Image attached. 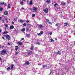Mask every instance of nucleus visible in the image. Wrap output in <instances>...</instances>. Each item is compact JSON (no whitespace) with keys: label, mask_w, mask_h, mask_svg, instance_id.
Returning <instances> with one entry per match:
<instances>
[{"label":"nucleus","mask_w":75,"mask_h":75,"mask_svg":"<svg viewBox=\"0 0 75 75\" xmlns=\"http://www.w3.org/2000/svg\"><path fill=\"white\" fill-rule=\"evenodd\" d=\"M55 39V40H57V38H56Z\"/></svg>","instance_id":"bf43d9fd"},{"label":"nucleus","mask_w":75,"mask_h":75,"mask_svg":"<svg viewBox=\"0 0 75 75\" xmlns=\"http://www.w3.org/2000/svg\"><path fill=\"white\" fill-rule=\"evenodd\" d=\"M54 6L55 7H56L57 9L58 10H59V9H60V8L59 7V6L57 4H54Z\"/></svg>","instance_id":"f03ea898"},{"label":"nucleus","mask_w":75,"mask_h":75,"mask_svg":"<svg viewBox=\"0 0 75 75\" xmlns=\"http://www.w3.org/2000/svg\"><path fill=\"white\" fill-rule=\"evenodd\" d=\"M36 69H38L36 68Z\"/></svg>","instance_id":"0e129e2a"},{"label":"nucleus","mask_w":75,"mask_h":75,"mask_svg":"<svg viewBox=\"0 0 75 75\" xmlns=\"http://www.w3.org/2000/svg\"><path fill=\"white\" fill-rule=\"evenodd\" d=\"M3 10V8H0V11H2Z\"/></svg>","instance_id":"f704fd0d"},{"label":"nucleus","mask_w":75,"mask_h":75,"mask_svg":"<svg viewBox=\"0 0 75 75\" xmlns=\"http://www.w3.org/2000/svg\"><path fill=\"white\" fill-rule=\"evenodd\" d=\"M57 54H58L59 55H61V52L59 51H58L57 52Z\"/></svg>","instance_id":"9d476101"},{"label":"nucleus","mask_w":75,"mask_h":75,"mask_svg":"<svg viewBox=\"0 0 75 75\" xmlns=\"http://www.w3.org/2000/svg\"><path fill=\"white\" fill-rule=\"evenodd\" d=\"M43 11L44 12H45V13H48V10L47 8L44 10Z\"/></svg>","instance_id":"39448f33"},{"label":"nucleus","mask_w":75,"mask_h":75,"mask_svg":"<svg viewBox=\"0 0 75 75\" xmlns=\"http://www.w3.org/2000/svg\"><path fill=\"white\" fill-rule=\"evenodd\" d=\"M4 4V2L3 3V2H2L0 3V4L3 5Z\"/></svg>","instance_id":"7c9ffc66"},{"label":"nucleus","mask_w":75,"mask_h":75,"mask_svg":"<svg viewBox=\"0 0 75 75\" xmlns=\"http://www.w3.org/2000/svg\"><path fill=\"white\" fill-rule=\"evenodd\" d=\"M18 44L19 45H22V42H17Z\"/></svg>","instance_id":"423d86ee"},{"label":"nucleus","mask_w":75,"mask_h":75,"mask_svg":"<svg viewBox=\"0 0 75 75\" xmlns=\"http://www.w3.org/2000/svg\"><path fill=\"white\" fill-rule=\"evenodd\" d=\"M33 70H34V72H35V71L34 70V69H33Z\"/></svg>","instance_id":"680f3d73"},{"label":"nucleus","mask_w":75,"mask_h":75,"mask_svg":"<svg viewBox=\"0 0 75 75\" xmlns=\"http://www.w3.org/2000/svg\"><path fill=\"white\" fill-rule=\"evenodd\" d=\"M66 3H62V6H65V5Z\"/></svg>","instance_id":"2f4dec72"},{"label":"nucleus","mask_w":75,"mask_h":75,"mask_svg":"<svg viewBox=\"0 0 75 75\" xmlns=\"http://www.w3.org/2000/svg\"><path fill=\"white\" fill-rule=\"evenodd\" d=\"M40 34H41L42 35V34H43L44 32H43V31H40Z\"/></svg>","instance_id":"c756f323"},{"label":"nucleus","mask_w":75,"mask_h":75,"mask_svg":"<svg viewBox=\"0 0 75 75\" xmlns=\"http://www.w3.org/2000/svg\"><path fill=\"white\" fill-rule=\"evenodd\" d=\"M68 23H64V26L65 27L66 26H67V25H68Z\"/></svg>","instance_id":"dca6fc26"},{"label":"nucleus","mask_w":75,"mask_h":75,"mask_svg":"<svg viewBox=\"0 0 75 75\" xmlns=\"http://www.w3.org/2000/svg\"><path fill=\"white\" fill-rule=\"evenodd\" d=\"M22 0L23 1H26V0Z\"/></svg>","instance_id":"4d7b16f0"},{"label":"nucleus","mask_w":75,"mask_h":75,"mask_svg":"<svg viewBox=\"0 0 75 75\" xmlns=\"http://www.w3.org/2000/svg\"><path fill=\"white\" fill-rule=\"evenodd\" d=\"M2 31V30L1 29H0V33H1Z\"/></svg>","instance_id":"a18cd8bd"},{"label":"nucleus","mask_w":75,"mask_h":75,"mask_svg":"<svg viewBox=\"0 0 75 75\" xmlns=\"http://www.w3.org/2000/svg\"><path fill=\"white\" fill-rule=\"evenodd\" d=\"M20 23H24V21L23 20H20Z\"/></svg>","instance_id":"f3484780"},{"label":"nucleus","mask_w":75,"mask_h":75,"mask_svg":"<svg viewBox=\"0 0 75 75\" xmlns=\"http://www.w3.org/2000/svg\"><path fill=\"white\" fill-rule=\"evenodd\" d=\"M42 67H43V68H45V67H46V65H44L42 66Z\"/></svg>","instance_id":"c9c22d12"},{"label":"nucleus","mask_w":75,"mask_h":75,"mask_svg":"<svg viewBox=\"0 0 75 75\" xmlns=\"http://www.w3.org/2000/svg\"><path fill=\"white\" fill-rule=\"evenodd\" d=\"M24 38H22L21 39V41H22V40H24Z\"/></svg>","instance_id":"a19ab883"},{"label":"nucleus","mask_w":75,"mask_h":75,"mask_svg":"<svg viewBox=\"0 0 75 75\" xmlns=\"http://www.w3.org/2000/svg\"><path fill=\"white\" fill-rule=\"evenodd\" d=\"M50 2V0H47L46 1V3H49Z\"/></svg>","instance_id":"aec40b11"},{"label":"nucleus","mask_w":75,"mask_h":75,"mask_svg":"<svg viewBox=\"0 0 75 75\" xmlns=\"http://www.w3.org/2000/svg\"><path fill=\"white\" fill-rule=\"evenodd\" d=\"M42 35V34L40 33L38 34V36H41Z\"/></svg>","instance_id":"72a5a7b5"},{"label":"nucleus","mask_w":75,"mask_h":75,"mask_svg":"<svg viewBox=\"0 0 75 75\" xmlns=\"http://www.w3.org/2000/svg\"><path fill=\"white\" fill-rule=\"evenodd\" d=\"M6 21L7 22V23H8V21H7V19H6Z\"/></svg>","instance_id":"e2e57ef3"},{"label":"nucleus","mask_w":75,"mask_h":75,"mask_svg":"<svg viewBox=\"0 0 75 75\" xmlns=\"http://www.w3.org/2000/svg\"><path fill=\"white\" fill-rule=\"evenodd\" d=\"M2 38L3 40H4V37H2Z\"/></svg>","instance_id":"49530a36"},{"label":"nucleus","mask_w":75,"mask_h":75,"mask_svg":"<svg viewBox=\"0 0 75 75\" xmlns=\"http://www.w3.org/2000/svg\"><path fill=\"white\" fill-rule=\"evenodd\" d=\"M23 26H24V27H26L27 26V24L25 23H24L23 24Z\"/></svg>","instance_id":"a211bd4d"},{"label":"nucleus","mask_w":75,"mask_h":75,"mask_svg":"<svg viewBox=\"0 0 75 75\" xmlns=\"http://www.w3.org/2000/svg\"><path fill=\"white\" fill-rule=\"evenodd\" d=\"M10 37V35H6V39H7L8 40H9Z\"/></svg>","instance_id":"20e7f679"},{"label":"nucleus","mask_w":75,"mask_h":75,"mask_svg":"<svg viewBox=\"0 0 75 75\" xmlns=\"http://www.w3.org/2000/svg\"><path fill=\"white\" fill-rule=\"evenodd\" d=\"M15 50H16V51H17V50H18V46H15Z\"/></svg>","instance_id":"4468645a"},{"label":"nucleus","mask_w":75,"mask_h":75,"mask_svg":"<svg viewBox=\"0 0 75 75\" xmlns=\"http://www.w3.org/2000/svg\"><path fill=\"white\" fill-rule=\"evenodd\" d=\"M20 4H21V5H23V1H21L20 2Z\"/></svg>","instance_id":"393cba45"},{"label":"nucleus","mask_w":75,"mask_h":75,"mask_svg":"<svg viewBox=\"0 0 75 75\" xmlns=\"http://www.w3.org/2000/svg\"><path fill=\"white\" fill-rule=\"evenodd\" d=\"M14 20H15V21H16V20H17V18H14Z\"/></svg>","instance_id":"e433bc0d"},{"label":"nucleus","mask_w":75,"mask_h":75,"mask_svg":"<svg viewBox=\"0 0 75 75\" xmlns=\"http://www.w3.org/2000/svg\"><path fill=\"white\" fill-rule=\"evenodd\" d=\"M27 23H29V21H26Z\"/></svg>","instance_id":"8fccbe9b"},{"label":"nucleus","mask_w":75,"mask_h":75,"mask_svg":"<svg viewBox=\"0 0 75 75\" xmlns=\"http://www.w3.org/2000/svg\"><path fill=\"white\" fill-rule=\"evenodd\" d=\"M29 4L30 5H33V1L31 0L30 1Z\"/></svg>","instance_id":"9b49d317"},{"label":"nucleus","mask_w":75,"mask_h":75,"mask_svg":"<svg viewBox=\"0 0 75 75\" xmlns=\"http://www.w3.org/2000/svg\"><path fill=\"white\" fill-rule=\"evenodd\" d=\"M60 17H63V15H60Z\"/></svg>","instance_id":"de8ad7c7"},{"label":"nucleus","mask_w":75,"mask_h":75,"mask_svg":"<svg viewBox=\"0 0 75 75\" xmlns=\"http://www.w3.org/2000/svg\"><path fill=\"white\" fill-rule=\"evenodd\" d=\"M10 28L11 30L12 29H13V28H14V26L12 25L11 26H10Z\"/></svg>","instance_id":"ddd939ff"},{"label":"nucleus","mask_w":75,"mask_h":75,"mask_svg":"<svg viewBox=\"0 0 75 75\" xmlns=\"http://www.w3.org/2000/svg\"><path fill=\"white\" fill-rule=\"evenodd\" d=\"M6 53V50H2L1 52L2 55H4Z\"/></svg>","instance_id":"7ed1b4c3"},{"label":"nucleus","mask_w":75,"mask_h":75,"mask_svg":"<svg viewBox=\"0 0 75 75\" xmlns=\"http://www.w3.org/2000/svg\"><path fill=\"white\" fill-rule=\"evenodd\" d=\"M25 64L27 65H30V62L28 61H27L25 62Z\"/></svg>","instance_id":"0eeeda50"},{"label":"nucleus","mask_w":75,"mask_h":75,"mask_svg":"<svg viewBox=\"0 0 75 75\" xmlns=\"http://www.w3.org/2000/svg\"><path fill=\"white\" fill-rule=\"evenodd\" d=\"M52 33L50 32L49 33V34L50 35H52Z\"/></svg>","instance_id":"58836bf2"},{"label":"nucleus","mask_w":75,"mask_h":75,"mask_svg":"<svg viewBox=\"0 0 75 75\" xmlns=\"http://www.w3.org/2000/svg\"><path fill=\"white\" fill-rule=\"evenodd\" d=\"M10 69V67H8L7 68V70H9V69Z\"/></svg>","instance_id":"ea45409f"},{"label":"nucleus","mask_w":75,"mask_h":75,"mask_svg":"<svg viewBox=\"0 0 75 75\" xmlns=\"http://www.w3.org/2000/svg\"><path fill=\"white\" fill-rule=\"evenodd\" d=\"M50 40H51V42H54V40H53L52 39H50Z\"/></svg>","instance_id":"cd10ccee"},{"label":"nucleus","mask_w":75,"mask_h":75,"mask_svg":"<svg viewBox=\"0 0 75 75\" xmlns=\"http://www.w3.org/2000/svg\"><path fill=\"white\" fill-rule=\"evenodd\" d=\"M12 23L13 24H14V22H12Z\"/></svg>","instance_id":"09e8293b"},{"label":"nucleus","mask_w":75,"mask_h":75,"mask_svg":"<svg viewBox=\"0 0 75 75\" xmlns=\"http://www.w3.org/2000/svg\"><path fill=\"white\" fill-rule=\"evenodd\" d=\"M14 65H11V70H13V69H14Z\"/></svg>","instance_id":"1a4fd4ad"},{"label":"nucleus","mask_w":75,"mask_h":75,"mask_svg":"<svg viewBox=\"0 0 75 75\" xmlns=\"http://www.w3.org/2000/svg\"><path fill=\"white\" fill-rule=\"evenodd\" d=\"M1 45L0 44V48H1Z\"/></svg>","instance_id":"6e6d98bb"},{"label":"nucleus","mask_w":75,"mask_h":75,"mask_svg":"<svg viewBox=\"0 0 75 75\" xmlns=\"http://www.w3.org/2000/svg\"><path fill=\"white\" fill-rule=\"evenodd\" d=\"M8 8H10V4H8Z\"/></svg>","instance_id":"a878e982"},{"label":"nucleus","mask_w":75,"mask_h":75,"mask_svg":"<svg viewBox=\"0 0 75 75\" xmlns=\"http://www.w3.org/2000/svg\"><path fill=\"white\" fill-rule=\"evenodd\" d=\"M21 10H24V8H23V7H22L21 8Z\"/></svg>","instance_id":"37998d69"},{"label":"nucleus","mask_w":75,"mask_h":75,"mask_svg":"<svg viewBox=\"0 0 75 75\" xmlns=\"http://www.w3.org/2000/svg\"><path fill=\"white\" fill-rule=\"evenodd\" d=\"M51 73H52V72H51V70L50 73L49 74V75H50V74H51Z\"/></svg>","instance_id":"3c124183"},{"label":"nucleus","mask_w":75,"mask_h":75,"mask_svg":"<svg viewBox=\"0 0 75 75\" xmlns=\"http://www.w3.org/2000/svg\"><path fill=\"white\" fill-rule=\"evenodd\" d=\"M3 21L4 23V20H3Z\"/></svg>","instance_id":"5fc2aeb1"},{"label":"nucleus","mask_w":75,"mask_h":75,"mask_svg":"<svg viewBox=\"0 0 75 75\" xmlns=\"http://www.w3.org/2000/svg\"><path fill=\"white\" fill-rule=\"evenodd\" d=\"M4 47V45H3V46H2L1 47V48H2L3 49V48Z\"/></svg>","instance_id":"79ce46f5"},{"label":"nucleus","mask_w":75,"mask_h":75,"mask_svg":"<svg viewBox=\"0 0 75 75\" xmlns=\"http://www.w3.org/2000/svg\"><path fill=\"white\" fill-rule=\"evenodd\" d=\"M2 19V17H0V20H1Z\"/></svg>","instance_id":"c03bdc74"},{"label":"nucleus","mask_w":75,"mask_h":75,"mask_svg":"<svg viewBox=\"0 0 75 75\" xmlns=\"http://www.w3.org/2000/svg\"><path fill=\"white\" fill-rule=\"evenodd\" d=\"M26 36L27 37H29L30 36V34H26Z\"/></svg>","instance_id":"5701e85b"},{"label":"nucleus","mask_w":75,"mask_h":75,"mask_svg":"<svg viewBox=\"0 0 75 75\" xmlns=\"http://www.w3.org/2000/svg\"><path fill=\"white\" fill-rule=\"evenodd\" d=\"M59 64H60V63H59Z\"/></svg>","instance_id":"774afa93"},{"label":"nucleus","mask_w":75,"mask_h":75,"mask_svg":"<svg viewBox=\"0 0 75 75\" xmlns=\"http://www.w3.org/2000/svg\"><path fill=\"white\" fill-rule=\"evenodd\" d=\"M63 52H64V51H63Z\"/></svg>","instance_id":"69168bd1"},{"label":"nucleus","mask_w":75,"mask_h":75,"mask_svg":"<svg viewBox=\"0 0 75 75\" xmlns=\"http://www.w3.org/2000/svg\"><path fill=\"white\" fill-rule=\"evenodd\" d=\"M47 23H48V24H51V22H50L49 21V20H47Z\"/></svg>","instance_id":"b1692460"},{"label":"nucleus","mask_w":75,"mask_h":75,"mask_svg":"<svg viewBox=\"0 0 75 75\" xmlns=\"http://www.w3.org/2000/svg\"><path fill=\"white\" fill-rule=\"evenodd\" d=\"M37 9H38V8H37L33 7V11L34 13H35V12H37Z\"/></svg>","instance_id":"f257e3e1"},{"label":"nucleus","mask_w":75,"mask_h":75,"mask_svg":"<svg viewBox=\"0 0 75 75\" xmlns=\"http://www.w3.org/2000/svg\"><path fill=\"white\" fill-rule=\"evenodd\" d=\"M38 65H41V64H40V63H39V64H38Z\"/></svg>","instance_id":"864d4df0"},{"label":"nucleus","mask_w":75,"mask_h":75,"mask_svg":"<svg viewBox=\"0 0 75 75\" xmlns=\"http://www.w3.org/2000/svg\"><path fill=\"white\" fill-rule=\"evenodd\" d=\"M4 25L5 27H6V28H7V27H8V25H7V24H5Z\"/></svg>","instance_id":"412c9836"},{"label":"nucleus","mask_w":75,"mask_h":75,"mask_svg":"<svg viewBox=\"0 0 75 75\" xmlns=\"http://www.w3.org/2000/svg\"><path fill=\"white\" fill-rule=\"evenodd\" d=\"M35 14H33L32 16V17H35Z\"/></svg>","instance_id":"bb28decb"},{"label":"nucleus","mask_w":75,"mask_h":75,"mask_svg":"<svg viewBox=\"0 0 75 75\" xmlns=\"http://www.w3.org/2000/svg\"><path fill=\"white\" fill-rule=\"evenodd\" d=\"M35 50H37V47L35 48Z\"/></svg>","instance_id":"13d9d810"},{"label":"nucleus","mask_w":75,"mask_h":75,"mask_svg":"<svg viewBox=\"0 0 75 75\" xmlns=\"http://www.w3.org/2000/svg\"><path fill=\"white\" fill-rule=\"evenodd\" d=\"M31 53H32V51H29V53L28 54V55H29V54H31Z\"/></svg>","instance_id":"6ab92c4d"},{"label":"nucleus","mask_w":75,"mask_h":75,"mask_svg":"<svg viewBox=\"0 0 75 75\" xmlns=\"http://www.w3.org/2000/svg\"><path fill=\"white\" fill-rule=\"evenodd\" d=\"M1 60V57H0V61Z\"/></svg>","instance_id":"603ef678"},{"label":"nucleus","mask_w":75,"mask_h":75,"mask_svg":"<svg viewBox=\"0 0 75 75\" xmlns=\"http://www.w3.org/2000/svg\"><path fill=\"white\" fill-rule=\"evenodd\" d=\"M37 44H38V45H40V44H41V43H40L39 42H38L37 43Z\"/></svg>","instance_id":"4c0bfd02"},{"label":"nucleus","mask_w":75,"mask_h":75,"mask_svg":"<svg viewBox=\"0 0 75 75\" xmlns=\"http://www.w3.org/2000/svg\"><path fill=\"white\" fill-rule=\"evenodd\" d=\"M8 44H9V45H10V43H8Z\"/></svg>","instance_id":"052dcab7"},{"label":"nucleus","mask_w":75,"mask_h":75,"mask_svg":"<svg viewBox=\"0 0 75 75\" xmlns=\"http://www.w3.org/2000/svg\"><path fill=\"white\" fill-rule=\"evenodd\" d=\"M18 54V53H16V54Z\"/></svg>","instance_id":"338daca9"},{"label":"nucleus","mask_w":75,"mask_h":75,"mask_svg":"<svg viewBox=\"0 0 75 75\" xmlns=\"http://www.w3.org/2000/svg\"><path fill=\"white\" fill-rule=\"evenodd\" d=\"M38 26L39 27H40V28H43L44 26H43L42 25H38Z\"/></svg>","instance_id":"6e6552de"},{"label":"nucleus","mask_w":75,"mask_h":75,"mask_svg":"<svg viewBox=\"0 0 75 75\" xmlns=\"http://www.w3.org/2000/svg\"><path fill=\"white\" fill-rule=\"evenodd\" d=\"M4 15H7L8 14V12L7 11H5L4 12Z\"/></svg>","instance_id":"f8f14e48"},{"label":"nucleus","mask_w":75,"mask_h":75,"mask_svg":"<svg viewBox=\"0 0 75 75\" xmlns=\"http://www.w3.org/2000/svg\"><path fill=\"white\" fill-rule=\"evenodd\" d=\"M58 25H59V23H57L56 24V27H58Z\"/></svg>","instance_id":"473e14b6"},{"label":"nucleus","mask_w":75,"mask_h":75,"mask_svg":"<svg viewBox=\"0 0 75 75\" xmlns=\"http://www.w3.org/2000/svg\"><path fill=\"white\" fill-rule=\"evenodd\" d=\"M8 32L7 31H4V32L3 33V34H7V33H8Z\"/></svg>","instance_id":"2eb2a0df"},{"label":"nucleus","mask_w":75,"mask_h":75,"mask_svg":"<svg viewBox=\"0 0 75 75\" xmlns=\"http://www.w3.org/2000/svg\"><path fill=\"white\" fill-rule=\"evenodd\" d=\"M25 28H23L21 30V31H25Z\"/></svg>","instance_id":"4be33fe9"},{"label":"nucleus","mask_w":75,"mask_h":75,"mask_svg":"<svg viewBox=\"0 0 75 75\" xmlns=\"http://www.w3.org/2000/svg\"><path fill=\"white\" fill-rule=\"evenodd\" d=\"M33 49H34V46H33L31 47V50H33Z\"/></svg>","instance_id":"c85d7f7f"}]
</instances>
